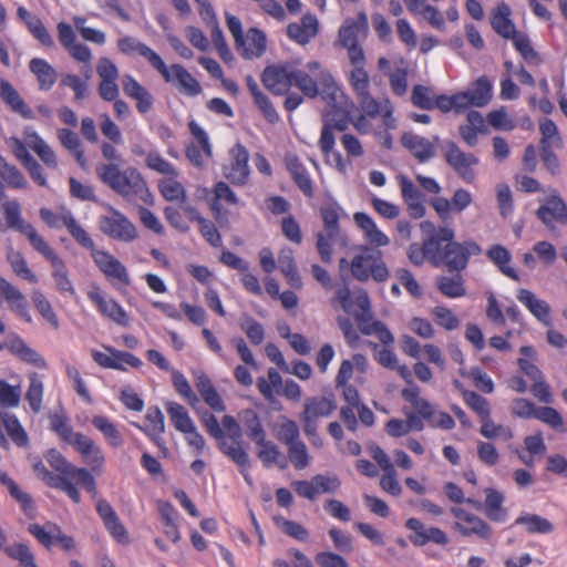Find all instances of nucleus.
I'll return each mask as SVG.
<instances>
[{
  "mask_svg": "<svg viewBox=\"0 0 567 567\" xmlns=\"http://www.w3.org/2000/svg\"><path fill=\"white\" fill-rule=\"evenodd\" d=\"M486 256L499 269V271L503 275L513 280H519L517 271L508 265L512 259V255L506 247L502 245H493L486 251Z\"/></svg>",
  "mask_w": 567,
  "mask_h": 567,
  "instance_id": "36",
  "label": "nucleus"
},
{
  "mask_svg": "<svg viewBox=\"0 0 567 567\" xmlns=\"http://www.w3.org/2000/svg\"><path fill=\"white\" fill-rule=\"evenodd\" d=\"M318 31L319 22L313 14H305L300 23L293 22L287 27L289 39L302 45L309 43L317 35Z\"/></svg>",
  "mask_w": 567,
  "mask_h": 567,
  "instance_id": "27",
  "label": "nucleus"
},
{
  "mask_svg": "<svg viewBox=\"0 0 567 567\" xmlns=\"http://www.w3.org/2000/svg\"><path fill=\"white\" fill-rule=\"evenodd\" d=\"M435 322L447 331H453L460 327V319L447 307L436 306L431 310Z\"/></svg>",
  "mask_w": 567,
  "mask_h": 567,
  "instance_id": "63",
  "label": "nucleus"
},
{
  "mask_svg": "<svg viewBox=\"0 0 567 567\" xmlns=\"http://www.w3.org/2000/svg\"><path fill=\"white\" fill-rule=\"evenodd\" d=\"M2 426L7 431L11 440L19 446L27 444L28 436L20 422L13 414L3 413L0 414Z\"/></svg>",
  "mask_w": 567,
  "mask_h": 567,
  "instance_id": "54",
  "label": "nucleus"
},
{
  "mask_svg": "<svg viewBox=\"0 0 567 567\" xmlns=\"http://www.w3.org/2000/svg\"><path fill=\"white\" fill-rule=\"evenodd\" d=\"M243 44H235L245 59L260 56L266 50V35L256 28H251L243 37Z\"/></svg>",
  "mask_w": 567,
  "mask_h": 567,
  "instance_id": "31",
  "label": "nucleus"
},
{
  "mask_svg": "<svg viewBox=\"0 0 567 567\" xmlns=\"http://www.w3.org/2000/svg\"><path fill=\"white\" fill-rule=\"evenodd\" d=\"M433 244L431 241L423 240L422 245L412 244L408 249V257L410 261L415 266H421L425 259L430 260L434 266H440L442 262L439 259V255H435L432 249Z\"/></svg>",
  "mask_w": 567,
  "mask_h": 567,
  "instance_id": "44",
  "label": "nucleus"
},
{
  "mask_svg": "<svg viewBox=\"0 0 567 567\" xmlns=\"http://www.w3.org/2000/svg\"><path fill=\"white\" fill-rule=\"evenodd\" d=\"M516 298L542 324L551 326V308L547 301L539 299L533 291L525 288L517 290Z\"/></svg>",
  "mask_w": 567,
  "mask_h": 567,
  "instance_id": "25",
  "label": "nucleus"
},
{
  "mask_svg": "<svg viewBox=\"0 0 567 567\" xmlns=\"http://www.w3.org/2000/svg\"><path fill=\"white\" fill-rule=\"evenodd\" d=\"M368 32L367 14L361 12L355 20H347L339 30V41L343 48L358 44V37Z\"/></svg>",
  "mask_w": 567,
  "mask_h": 567,
  "instance_id": "29",
  "label": "nucleus"
},
{
  "mask_svg": "<svg viewBox=\"0 0 567 567\" xmlns=\"http://www.w3.org/2000/svg\"><path fill=\"white\" fill-rule=\"evenodd\" d=\"M121 82L124 94L135 101L138 113L146 114L153 109V95L133 75L124 74Z\"/></svg>",
  "mask_w": 567,
  "mask_h": 567,
  "instance_id": "20",
  "label": "nucleus"
},
{
  "mask_svg": "<svg viewBox=\"0 0 567 567\" xmlns=\"http://www.w3.org/2000/svg\"><path fill=\"white\" fill-rule=\"evenodd\" d=\"M0 483L7 487L10 495L20 504L25 515H34L35 507L31 496L22 492L18 484L6 472L0 471Z\"/></svg>",
  "mask_w": 567,
  "mask_h": 567,
  "instance_id": "41",
  "label": "nucleus"
},
{
  "mask_svg": "<svg viewBox=\"0 0 567 567\" xmlns=\"http://www.w3.org/2000/svg\"><path fill=\"white\" fill-rule=\"evenodd\" d=\"M486 120L497 131H512L515 128V121L508 115L505 106L491 111Z\"/></svg>",
  "mask_w": 567,
  "mask_h": 567,
  "instance_id": "64",
  "label": "nucleus"
},
{
  "mask_svg": "<svg viewBox=\"0 0 567 567\" xmlns=\"http://www.w3.org/2000/svg\"><path fill=\"white\" fill-rule=\"evenodd\" d=\"M145 164L150 169H153L159 174L172 177L178 176V172L174 165L166 161L156 150H152L147 153Z\"/></svg>",
  "mask_w": 567,
  "mask_h": 567,
  "instance_id": "58",
  "label": "nucleus"
},
{
  "mask_svg": "<svg viewBox=\"0 0 567 567\" xmlns=\"http://www.w3.org/2000/svg\"><path fill=\"white\" fill-rule=\"evenodd\" d=\"M317 71L330 73L317 61L308 62L305 70L293 68L292 86L298 87L307 97L313 99L318 95L322 97V85Z\"/></svg>",
  "mask_w": 567,
  "mask_h": 567,
  "instance_id": "9",
  "label": "nucleus"
},
{
  "mask_svg": "<svg viewBox=\"0 0 567 567\" xmlns=\"http://www.w3.org/2000/svg\"><path fill=\"white\" fill-rule=\"evenodd\" d=\"M278 266L291 287L300 288L302 286V281L295 262L293 250L291 248L285 247L280 250L278 256Z\"/></svg>",
  "mask_w": 567,
  "mask_h": 567,
  "instance_id": "39",
  "label": "nucleus"
},
{
  "mask_svg": "<svg viewBox=\"0 0 567 567\" xmlns=\"http://www.w3.org/2000/svg\"><path fill=\"white\" fill-rule=\"evenodd\" d=\"M276 436L286 446L300 441V430L297 422L282 417L281 422L277 425Z\"/></svg>",
  "mask_w": 567,
  "mask_h": 567,
  "instance_id": "57",
  "label": "nucleus"
},
{
  "mask_svg": "<svg viewBox=\"0 0 567 567\" xmlns=\"http://www.w3.org/2000/svg\"><path fill=\"white\" fill-rule=\"evenodd\" d=\"M45 460L50 466L58 473V477L64 478L69 484H75V487L83 486L89 493H96L95 480L87 468L78 467L70 463L59 451L52 449L45 454Z\"/></svg>",
  "mask_w": 567,
  "mask_h": 567,
  "instance_id": "5",
  "label": "nucleus"
},
{
  "mask_svg": "<svg viewBox=\"0 0 567 567\" xmlns=\"http://www.w3.org/2000/svg\"><path fill=\"white\" fill-rule=\"evenodd\" d=\"M2 213L4 215L8 228L14 229L24 235L29 239L33 249L50 261L53 268L52 278L58 291L65 296L73 297L75 295V290L71 280L69 279V274L64 261L54 252V250L49 246L43 237L38 234L34 227L22 217L19 202L13 200L3 203Z\"/></svg>",
  "mask_w": 567,
  "mask_h": 567,
  "instance_id": "2",
  "label": "nucleus"
},
{
  "mask_svg": "<svg viewBox=\"0 0 567 567\" xmlns=\"http://www.w3.org/2000/svg\"><path fill=\"white\" fill-rule=\"evenodd\" d=\"M443 262L450 270H463L467 266V259L461 246V243L454 241L446 244L442 249Z\"/></svg>",
  "mask_w": 567,
  "mask_h": 567,
  "instance_id": "45",
  "label": "nucleus"
},
{
  "mask_svg": "<svg viewBox=\"0 0 567 567\" xmlns=\"http://www.w3.org/2000/svg\"><path fill=\"white\" fill-rule=\"evenodd\" d=\"M107 214L100 216L99 228L107 237L131 243L137 238L135 225L120 210L111 205H105Z\"/></svg>",
  "mask_w": 567,
  "mask_h": 567,
  "instance_id": "6",
  "label": "nucleus"
},
{
  "mask_svg": "<svg viewBox=\"0 0 567 567\" xmlns=\"http://www.w3.org/2000/svg\"><path fill=\"white\" fill-rule=\"evenodd\" d=\"M23 136L29 146L43 162V164L51 169L58 167V158L51 146L38 134L32 127H25Z\"/></svg>",
  "mask_w": 567,
  "mask_h": 567,
  "instance_id": "26",
  "label": "nucleus"
},
{
  "mask_svg": "<svg viewBox=\"0 0 567 567\" xmlns=\"http://www.w3.org/2000/svg\"><path fill=\"white\" fill-rule=\"evenodd\" d=\"M288 457L296 470H303L311 463V456L303 441L287 446Z\"/></svg>",
  "mask_w": 567,
  "mask_h": 567,
  "instance_id": "60",
  "label": "nucleus"
},
{
  "mask_svg": "<svg viewBox=\"0 0 567 567\" xmlns=\"http://www.w3.org/2000/svg\"><path fill=\"white\" fill-rule=\"evenodd\" d=\"M29 69L38 80L39 89L42 91L50 90L58 79L54 68L44 59L34 58L29 63Z\"/></svg>",
  "mask_w": 567,
  "mask_h": 567,
  "instance_id": "33",
  "label": "nucleus"
},
{
  "mask_svg": "<svg viewBox=\"0 0 567 567\" xmlns=\"http://www.w3.org/2000/svg\"><path fill=\"white\" fill-rule=\"evenodd\" d=\"M35 475L48 486L64 492L75 504L81 502V494L75 484H69L64 478L50 472L41 460H34L32 463Z\"/></svg>",
  "mask_w": 567,
  "mask_h": 567,
  "instance_id": "23",
  "label": "nucleus"
},
{
  "mask_svg": "<svg viewBox=\"0 0 567 567\" xmlns=\"http://www.w3.org/2000/svg\"><path fill=\"white\" fill-rule=\"evenodd\" d=\"M165 408L173 425L178 432L187 433V431L195 426L187 410L182 404L176 402H167Z\"/></svg>",
  "mask_w": 567,
  "mask_h": 567,
  "instance_id": "46",
  "label": "nucleus"
},
{
  "mask_svg": "<svg viewBox=\"0 0 567 567\" xmlns=\"http://www.w3.org/2000/svg\"><path fill=\"white\" fill-rule=\"evenodd\" d=\"M354 250L355 254L351 260L346 257L340 258V272L348 269L351 276L360 282H367L370 279L384 282L389 278L390 272L380 250L372 249L367 245H358Z\"/></svg>",
  "mask_w": 567,
  "mask_h": 567,
  "instance_id": "4",
  "label": "nucleus"
},
{
  "mask_svg": "<svg viewBox=\"0 0 567 567\" xmlns=\"http://www.w3.org/2000/svg\"><path fill=\"white\" fill-rule=\"evenodd\" d=\"M493 99V83L485 76H480L467 90L458 92L457 100L462 102L463 110L471 106L484 107Z\"/></svg>",
  "mask_w": 567,
  "mask_h": 567,
  "instance_id": "12",
  "label": "nucleus"
},
{
  "mask_svg": "<svg viewBox=\"0 0 567 567\" xmlns=\"http://www.w3.org/2000/svg\"><path fill=\"white\" fill-rule=\"evenodd\" d=\"M317 73L322 85V100L326 102L322 122L332 130L343 132L350 123L349 110L352 102L337 84L331 73L323 71H317Z\"/></svg>",
  "mask_w": 567,
  "mask_h": 567,
  "instance_id": "3",
  "label": "nucleus"
},
{
  "mask_svg": "<svg viewBox=\"0 0 567 567\" xmlns=\"http://www.w3.org/2000/svg\"><path fill=\"white\" fill-rule=\"evenodd\" d=\"M512 42L515 49L519 52L522 58L530 65H539L542 63V58L534 50L529 38L525 33L518 32L515 37H513Z\"/></svg>",
  "mask_w": 567,
  "mask_h": 567,
  "instance_id": "53",
  "label": "nucleus"
},
{
  "mask_svg": "<svg viewBox=\"0 0 567 567\" xmlns=\"http://www.w3.org/2000/svg\"><path fill=\"white\" fill-rule=\"evenodd\" d=\"M93 426L100 431L106 442L113 446L118 447L123 444V437L116 425L111 422L106 416L95 415L92 419Z\"/></svg>",
  "mask_w": 567,
  "mask_h": 567,
  "instance_id": "47",
  "label": "nucleus"
},
{
  "mask_svg": "<svg viewBox=\"0 0 567 567\" xmlns=\"http://www.w3.org/2000/svg\"><path fill=\"white\" fill-rule=\"evenodd\" d=\"M0 483L7 487L10 495L20 504L25 515H34L35 507L31 496L22 492L18 484L6 472L0 471Z\"/></svg>",
  "mask_w": 567,
  "mask_h": 567,
  "instance_id": "40",
  "label": "nucleus"
},
{
  "mask_svg": "<svg viewBox=\"0 0 567 567\" xmlns=\"http://www.w3.org/2000/svg\"><path fill=\"white\" fill-rule=\"evenodd\" d=\"M353 220L362 231L364 245L378 250V248L386 247L390 244L389 236L379 228L373 218L368 214L362 212L354 213Z\"/></svg>",
  "mask_w": 567,
  "mask_h": 567,
  "instance_id": "17",
  "label": "nucleus"
},
{
  "mask_svg": "<svg viewBox=\"0 0 567 567\" xmlns=\"http://www.w3.org/2000/svg\"><path fill=\"white\" fill-rule=\"evenodd\" d=\"M452 514L456 517L454 529L462 536H477L482 539H489L492 537L491 526L481 517L466 512L461 507H453Z\"/></svg>",
  "mask_w": 567,
  "mask_h": 567,
  "instance_id": "10",
  "label": "nucleus"
},
{
  "mask_svg": "<svg viewBox=\"0 0 567 567\" xmlns=\"http://www.w3.org/2000/svg\"><path fill=\"white\" fill-rule=\"evenodd\" d=\"M337 409L333 395H313L303 401L300 413L303 432L313 434L315 426H319L321 419L329 417Z\"/></svg>",
  "mask_w": 567,
  "mask_h": 567,
  "instance_id": "7",
  "label": "nucleus"
},
{
  "mask_svg": "<svg viewBox=\"0 0 567 567\" xmlns=\"http://www.w3.org/2000/svg\"><path fill=\"white\" fill-rule=\"evenodd\" d=\"M29 380L30 384L25 393V400L28 401L31 410L34 413H39L42 409L44 385L37 373H31Z\"/></svg>",
  "mask_w": 567,
  "mask_h": 567,
  "instance_id": "55",
  "label": "nucleus"
},
{
  "mask_svg": "<svg viewBox=\"0 0 567 567\" xmlns=\"http://www.w3.org/2000/svg\"><path fill=\"white\" fill-rule=\"evenodd\" d=\"M515 524L525 526L530 534H549L554 530V525L548 519L536 514L522 515Z\"/></svg>",
  "mask_w": 567,
  "mask_h": 567,
  "instance_id": "50",
  "label": "nucleus"
},
{
  "mask_svg": "<svg viewBox=\"0 0 567 567\" xmlns=\"http://www.w3.org/2000/svg\"><path fill=\"white\" fill-rule=\"evenodd\" d=\"M229 154L230 164L225 167L224 175L235 185H245L250 174L248 151L241 144H236Z\"/></svg>",
  "mask_w": 567,
  "mask_h": 567,
  "instance_id": "15",
  "label": "nucleus"
},
{
  "mask_svg": "<svg viewBox=\"0 0 567 567\" xmlns=\"http://www.w3.org/2000/svg\"><path fill=\"white\" fill-rule=\"evenodd\" d=\"M437 141L439 137H434V141H430L411 132L403 133L401 136L402 145L408 148L420 163H426L434 157Z\"/></svg>",
  "mask_w": 567,
  "mask_h": 567,
  "instance_id": "21",
  "label": "nucleus"
},
{
  "mask_svg": "<svg viewBox=\"0 0 567 567\" xmlns=\"http://www.w3.org/2000/svg\"><path fill=\"white\" fill-rule=\"evenodd\" d=\"M536 215L550 229L555 227V223H567V207L558 195L549 196L537 209Z\"/></svg>",
  "mask_w": 567,
  "mask_h": 567,
  "instance_id": "22",
  "label": "nucleus"
},
{
  "mask_svg": "<svg viewBox=\"0 0 567 567\" xmlns=\"http://www.w3.org/2000/svg\"><path fill=\"white\" fill-rule=\"evenodd\" d=\"M405 526L408 529L413 532V535L409 538L414 546L422 547L427 543L444 546L449 543V537L445 532L437 527H426L417 518H409L405 522Z\"/></svg>",
  "mask_w": 567,
  "mask_h": 567,
  "instance_id": "16",
  "label": "nucleus"
},
{
  "mask_svg": "<svg viewBox=\"0 0 567 567\" xmlns=\"http://www.w3.org/2000/svg\"><path fill=\"white\" fill-rule=\"evenodd\" d=\"M443 156L464 182L472 183L475 179L474 167L478 164V158L473 153L463 152L454 142L449 141L443 145Z\"/></svg>",
  "mask_w": 567,
  "mask_h": 567,
  "instance_id": "8",
  "label": "nucleus"
},
{
  "mask_svg": "<svg viewBox=\"0 0 567 567\" xmlns=\"http://www.w3.org/2000/svg\"><path fill=\"white\" fill-rule=\"evenodd\" d=\"M162 78L166 83L173 84L184 95L197 96L202 93L199 82L182 64L169 65L167 68V75Z\"/></svg>",
  "mask_w": 567,
  "mask_h": 567,
  "instance_id": "18",
  "label": "nucleus"
},
{
  "mask_svg": "<svg viewBox=\"0 0 567 567\" xmlns=\"http://www.w3.org/2000/svg\"><path fill=\"white\" fill-rule=\"evenodd\" d=\"M81 455L83 461L90 466L94 473H102L105 464V456L100 445L91 437L79 433L70 443Z\"/></svg>",
  "mask_w": 567,
  "mask_h": 567,
  "instance_id": "13",
  "label": "nucleus"
},
{
  "mask_svg": "<svg viewBox=\"0 0 567 567\" xmlns=\"http://www.w3.org/2000/svg\"><path fill=\"white\" fill-rule=\"evenodd\" d=\"M0 96L10 109L24 118H33L32 110L25 104L18 91L6 80H0Z\"/></svg>",
  "mask_w": 567,
  "mask_h": 567,
  "instance_id": "34",
  "label": "nucleus"
},
{
  "mask_svg": "<svg viewBox=\"0 0 567 567\" xmlns=\"http://www.w3.org/2000/svg\"><path fill=\"white\" fill-rule=\"evenodd\" d=\"M219 449L227 455L233 462H235L240 468L249 467V456L241 446L240 440H230L228 442L225 437L219 441Z\"/></svg>",
  "mask_w": 567,
  "mask_h": 567,
  "instance_id": "48",
  "label": "nucleus"
},
{
  "mask_svg": "<svg viewBox=\"0 0 567 567\" xmlns=\"http://www.w3.org/2000/svg\"><path fill=\"white\" fill-rule=\"evenodd\" d=\"M63 226L68 229L73 239L82 247L92 251L95 249L94 241L87 231L76 221L72 214L63 217Z\"/></svg>",
  "mask_w": 567,
  "mask_h": 567,
  "instance_id": "49",
  "label": "nucleus"
},
{
  "mask_svg": "<svg viewBox=\"0 0 567 567\" xmlns=\"http://www.w3.org/2000/svg\"><path fill=\"white\" fill-rule=\"evenodd\" d=\"M246 84L254 97V102L257 107L261 111L265 118L269 123H276L279 120V116L270 103L269 99L260 91L257 82L254 80L251 75L246 76Z\"/></svg>",
  "mask_w": 567,
  "mask_h": 567,
  "instance_id": "37",
  "label": "nucleus"
},
{
  "mask_svg": "<svg viewBox=\"0 0 567 567\" xmlns=\"http://www.w3.org/2000/svg\"><path fill=\"white\" fill-rule=\"evenodd\" d=\"M101 153L109 163L96 165L100 181L127 202L152 204L153 196L142 174L132 166L122 169L124 159L111 143L103 142Z\"/></svg>",
  "mask_w": 567,
  "mask_h": 567,
  "instance_id": "1",
  "label": "nucleus"
},
{
  "mask_svg": "<svg viewBox=\"0 0 567 567\" xmlns=\"http://www.w3.org/2000/svg\"><path fill=\"white\" fill-rule=\"evenodd\" d=\"M485 493L486 499L484 508L487 518H489L493 522L504 523L507 518V513L503 507V494L494 488H487Z\"/></svg>",
  "mask_w": 567,
  "mask_h": 567,
  "instance_id": "42",
  "label": "nucleus"
},
{
  "mask_svg": "<svg viewBox=\"0 0 567 567\" xmlns=\"http://www.w3.org/2000/svg\"><path fill=\"white\" fill-rule=\"evenodd\" d=\"M175 178L176 177L168 176L167 178L161 179L158 189L166 200L184 203L187 197L186 190Z\"/></svg>",
  "mask_w": 567,
  "mask_h": 567,
  "instance_id": "51",
  "label": "nucleus"
},
{
  "mask_svg": "<svg viewBox=\"0 0 567 567\" xmlns=\"http://www.w3.org/2000/svg\"><path fill=\"white\" fill-rule=\"evenodd\" d=\"M511 8L505 2H501L492 12L491 24L493 30L502 38L511 40L518 31L511 19Z\"/></svg>",
  "mask_w": 567,
  "mask_h": 567,
  "instance_id": "28",
  "label": "nucleus"
},
{
  "mask_svg": "<svg viewBox=\"0 0 567 567\" xmlns=\"http://www.w3.org/2000/svg\"><path fill=\"white\" fill-rule=\"evenodd\" d=\"M91 257L96 267L111 280L123 285H130V276L126 267L113 255L103 249H93Z\"/></svg>",
  "mask_w": 567,
  "mask_h": 567,
  "instance_id": "14",
  "label": "nucleus"
},
{
  "mask_svg": "<svg viewBox=\"0 0 567 567\" xmlns=\"http://www.w3.org/2000/svg\"><path fill=\"white\" fill-rule=\"evenodd\" d=\"M31 298L40 315L52 326V328L58 329L59 319L45 296L41 291L34 290Z\"/></svg>",
  "mask_w": 567,
  "mask_h": 567,
  "instance_id": "62",
  "label": "nucleus"
},
{
  "mask_svg": "<svg viewBox=\"0 0 567 567\" xmlns=\"http://www.w3.org/2000/svg\"><path fill=\"white\" fill-rule=\"evenodd\" d=\"M480 433L487 440L501 437L504 441H509L514 436V433L511 427L502 424H496L491 419V415L481 421Z\"/></svg>",
  "mask_w": 567,
  "mask_h": 567,
  "instance_id": "52",
  "label": "nucleus"
},
{
  "mask_svg": "<svg viewBox=\"0 0 567 567\" xmlns=\"http://www.w3.org/2000/svg\"><path fill=\"white\" fill-rule=\"evenodd\" d=\"M0 159L2 162L0 177L4 184L10 188L25 189L28 187V182L23 174L16 166L8 164L2 158Z\"/></svg>",
  "mask_w": 567,
  "mask_h": 567,
  "instance_id": "59",
  "label": "nucleus"
},
{
  "mask_svg": "<svg viewBox=\"0 0 567 567\" xmlns=\"http://www.w3.org/2000/svg\"><path fill=\"white\" fill-rule=\"evenodd\" d=\"M437 288L444 296L449 298H460L466 293L463 279L460 275L454 277L442 276L437 278Z\"/></svg>",
  "mask_w": 567,
  "mask_h": 567,
  "instance_id": "56",
  "label": "nucleus"
},
{
  "mask_svg": "<svg viewBox=\"0 0 567 567\" xmlns=\"http://www.w3.org/2000/svg\"><path fill=\"white\" fill-rule=\"evenodd\" d=\"M286 166L291 174L292 179L299 187V189L307 196L312 197L313 196V184L312 179L305 167V165L301 163V161L292 154H289L285 158Z\"/></svg>",
  "mask_w": 567,
  "mask_h": 567,
  "instance_id": "30",
  "label": "nucleus"
},
{
  "mask_svg": "<svg viewBox=\"0 0 567 567\" xmlns=\"http://www.w3.org/2000/svg\"><path fill=\"white\" fill-rule=\"evenodd\" d=\"M8 349L22 361L38 368H45V360L32 348L28 347L20 337H12L7 343Z\"/></svg>",
  "mask_w": 567,
  "mask_h": 567,
  "instance_id": "38",
  "label": "nucleus"
},
{
  "mask_svg": "<svg viewBox=\"0 0 567 567\" xmlns=\"http://www.w3.org/2000/svg\"><path fill=\"white\" fill-rule=\"evenodd\" d=\"M421 229L423 233L430 234L425 240L433 244L432 249L434 250L435 255H439L441 262H443L441 247L442 243H454V230L449 226H443L435 229L434 225L427 220L421 223Z\"/></svg>",
  "mask_w": 567,
  "mask_h": 567,
  "instance_id": "32",
  "label": "nucleus"
},
{
  "mask_svg": "<svg viewBox=\"0 0 567 567\" xmlns=\"http://www.w3.org/2000/svg\"><path fill=\"white\" fill-rule=\"evenodd\" d=\"M396 181L400 186L401 196L408 206L410 216L415 219L422 218L425 214L422 193L405 175H398Z\"/></svg>",
  "mask_w": 567,
  "mask_h": 567,
  "instance_id": "24",
  "label": "nucleus"
},
{
  "mask_svg": "<svg viewBox=\"0 0 567 567\" xmlns=\"http://www.w3.org/2000/svg\"><path fill=\"white\" fill-rule=\"evenodd\" d=\"M320 214L323 221V230L329 231L330 236H338L339 233H343L339 225L342 208L337 202L329 200L324 203L320 208Z\"/></svg>",
  "mask_w": 567,
  "mask_h": 567,
  "instance_id": "43",
  "label": "nucleus"
},
{
  "mask_svg": "<svg viewBox=\"0 0 567 567\" xmlns=\"http://www.w3.org/2000/svg\"><path fill=\"white\" fill-rule=\"evenodd\" d=\"M241 421L247 430L248 436L254 442H262L266 433L261 426L259 417L254 410H246L241 414Z\"/></svg>",
  "mask_w": 567,
  "mask_h": 567,
  "instance_id": "61",
  "label": "nucleus"
},
{
  "mask_svg": "<svg viewBox=\"0 0 567 567\" xmlns=\"http://www.w3.org/2000/svg\"><path fill=\"white\" fill-rule=\"evenodd\" d=\"M87 298L95 305L99 312L117 323L118 326H127L130 318L124 308L114 299L107 298L99 287H94L87 291Z\"/></svg>",
  "mask_w": 567,
  "mask_h": 567,
  "instance_id": "11",
  "label": "nucleus"
},
{
  "mask_svg": "<svg viewBox=\"0 0 567 567\" xmlns=\"http://www.w3.org/2000/svg\"><path fill=\"white\" fill-rule=\"evenodd\" d=\"M292 74L293 68L289 65L268 66L262 73V83L274 94L281 95L292 86Z\"/></svg>",
  "mask_w": 567,
  "mask_h": 567,
  "instance_id": "19",
  "label": "nucleus"
},
{
  "mask_svg": "<svg viewBox=\"0 0 567 567\" xmlns=\"http://www.w3.org/2000/svg\"><path fill=\"white\" fill-rule=\"evenodd\" d=\"M332 244L347 247L349 244L348 235L346 233H339L338 236H330L327 230L317 234L316 248L321 260L326 264L332 260Z\"/></svg>",
  "mask_w": 567,
  "mask_h": 567,
  "instance_id": "35",
  "label": "nucleus"
}]
</instances>
